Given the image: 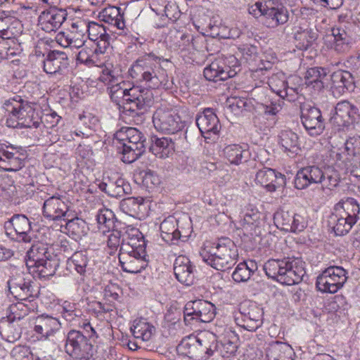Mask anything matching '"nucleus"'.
<instances>
[{
	"label": "nucleus",
	"instance_id": "f257e3e1",
	"mask_svg": "<svg viewBox=\"0 0 360 360\" xmlns=\"http://www.w3.org/2000/svg\"><path fill=\"white\" fill-rule=\"evenodd\" d=\"M161 60L169 61L150 53L136 59L129 70L133 79L145 82L149 89L139 86L128 88L129 83L124 80L122 70L112 64L102 67L98 79L108 86L111 100L122 113L138 115L139 110H145L153 103V94L150 89L159 88L165 81V72L160 70Z\"/></svg>",
	"mask_w": 360,
	"mask_h": 360
},
{
	"label": "nucleus",
	"instance_id": "f03ea898",
	"mask_svg": "<svg viewBox=\"0 0 360 360\" xmlns=\"http://www.w3.org/2000/svg\"><path fill=\"white\" fill-rule=\"evenodd\" d=\"M131 238L122 240L119 262L124 271L137 274L148 266L146 243L143 234L137 229L131 230Z\"/></svg>",
	"mask_w": 360,
	"mask_h": 360
},
{
	"label": "nucleus",
	"instance_id": "7ed1b4c3",
	"mask_svg": "<svg viewBox=\"0 0 360 360\" xmlns=\"http://www.w3.org/2000/svg\"><path fill=\"white\" fill-rule=\"evenodd\" d=\"M200 256L212 268L224 271L236 264L238 252L236 245L230 238H221L216 243L205 245L200 251Z\"/></svg>",
	"mask_w": 360,
	"mask_h": 360
},
{
	"label": "nucleus",
	"instance_id": "20e7f679",
	"mask_svg": "<svg viewBox=\"0 0 360 360\" xmlns=\"http://www.w3.org/2000/svg\"><path fill=\"white\" fill-rule=\"evenodd\" d=\"M264 270L269 278L286 285L300 283L306 274L304 263L297 257L269 259Z\"/></svg>",
	"mask_w": 360,
	"mask_h": 360
},
{
	"label": "nucleus",
	"instance_id": "39448f33",
	"mask_svg": "<svg viewBox=\"0 0 360 360\" xmlns=\"http://www.w3.org/2000/svg\"><path fill=\"white\" fill-rule=\"evenodd\" d=\"M7 112L6 124L11 128L38 127L39 117L32 103L15 95L6 100L3 105Z\"/></svg>",
	"mask_w": 360,
	"mask_h": 360
},
{
	"label": "nucleus",
	"instance_id": "423d86ee",
	"mask_svg": "<svg viewBox=\"0 0 360 360\" xmlns=\"http://www.w3.org/2000/svg\"><path fill=\"white\" fill-rule=\"evenodd\" d=\"M239 70V62L233 55L225 58H218L204 70L207 80L217 82L234 77Z\"/></svg>",
	"mask_w": 360,
	"mask_h": 360
},
{
	"label": "nucleus",
	"instance_id": "0eeeda50",
	"mask_svg": "<svg viewBox=\"0 0 360 360\" xmlns=\"http://www.w3.org/2000/svg\"><path fill=\"white\" fill-rule=\"evenodd\" d=\"M346 271L341 266H333L326 269L316 279L317 289L323 292L335 293L347 281Z\"/></svg>",
	"mask_w": 360,
	"mask_h": 360
},
{
	"label": "nucleus",
	"instance_id": "6e6552de",
	"mask_svg": "<svg viewBox=\"0 0 360 360\" xmlns=\"http://www.w3.org/2000/svg\"><path fill=\"white\" fill-rule=\"evenodd\" d=\"M153 122L158 131L168 134H174L184 127L180 116L174 110L163 107L155 111Z\"/></svg>",
	"mask_w": 360,
	"mask_h": 360
},
{
	"label": "nucleus",
	"instance_id": "1a4fd4ad",
	"mask_svg": "<svg viewBox=\"0 0 360 360\" xmlns=\"http://www.w3.org/2000/svg\"><path fill=\"white\" fill-rule=\"evenodd\" d=\"M184 321L190 324L192 320L209 323L215 316V307L211 302L198 300L186 303L184 310Z\"/></svg>",
	"mask_w": 360,
	"mask_h": 360
},
{
	"label": "nucleus",
	"instance_id": "9d476101",
	"mask_svg": "<svg viewBox=\"0 0 360 360\" xmlns=\"http://www.w3.org/2000/svg\"><path fill=\"white\" fill-rule=\"evenodd\" d=\"M65 349L70 356L86 360L92 355L93 345L81 332L72 330L68 333Z\"/></svg>",
	"mask_w": 360,
	"mask_h": 360
},
{
	"label": "nucleus",
	"instance_id": "9b49d317",
	"mask_svg": "<svg viewBox=\"0 0 360 360\" xmlns=\"http://www.w3.org/2000/svg\"><path fill=\"white\" fill-rule=\"evenodd\" d=\"M6 236L25 243L32 240L31 223L24 214H15L4 224Z\"/></svg>",
	"mask_w": 360,
	"mask_h": 360
},
{
	"label": "nucleus",
	"instance_id": "f8f14e48",
	"mask_svg": "<svg viewBox=\"0 0 360 360\" xmlns=\"http://www.w3.org/2000/svg\"><path fill=\"white\" fill-rule=\"evenodd\" d=\"M86 21L77 20L71 24L68 32H60L56 37V41L64 48L80 49L86 41Z\"/></svg>",
	"mask_w": 360,
	"mask_h": 360
},
{
	"label": "nucleus",
	"instance_id": "ddd939ff",
	"mask_svg": "<svg viewBox=\"0 0 360 360\" xmlns=\"http://www.w3.org/2000/svg\"><path fill=\"white\" fill-rule=\"evenodd\" d=\"M301 120L303 126L311 136L321 134L325 128L324 120L321 110L310 103L300 105Z\"/></svg>",
	"mask_w": 360,
	"mask_h": 360
},
{
	"label": "nucleus",
	"instance_id": "4468645a",
	"mask_svg": "<svg viewBox=\"0 0 360 360\" xmlns=\"http://www.w3.org/2000/svg\"><path fill=\"white\" fill-rule=\"evenodd\" d=\"M359 118L358 108L349 101H342L337 103L330 123L338 130H341L353 124Z\"/></svg>",
	"mask_w": 360,
	"mask_h": 360
},
{
	"label": "nucleus",
	"instance_id": "2eb2a0df",
	"mask_svg": "<svg viewBox=\"0 0 360 360\" xmlns=\"http://www.w3.org/2000/svg\"><path fill=\"white\" fill-rule=\"evenodd\" d=\"M11 293L18 300H26L37 295L34 282L30 275L18 274L8 281Z\"/></svg>",
	"mask_w": 360,
	"mask_h": 360
},
{
	"label": "nucleus",
	"instance_id": "dca6fc26",
	"mask_svg": "<svg viewBox=\"0 0 360 360\" xmlns=\"http://www.w3.org/2000/svg\"><path fill=\"white\" fill-rule=\"evenodd\" d=\"M215 333L218 340L216 352L224 358L233 356L238 348L237 334L227 326H216Z\"/></svg>",
	"mask_w": 360,
	"mask_h": 360
},
{
	"label": "nucleus",
	"instance_id": "f3484780",
	"mask_svg": "<svg viewBox=\"0 0 360 360\" xmlns=\"http://www.w3.org/2000/svg\"><path fill=\"white\" fill-rule=\"evenodd\" d=\"M279 1L266 0L263 12H264V23L269 27H276L288 20V12Z\"/></svg>",
	"mask_w": 360,
	"mask_h": 360
},
{
	"label": "nucleus",
	"instance_id": "a211bd4d",
	"mask_svg": "<svg viewBox=\"0 0 360 360\" xmlns=\"http://www.w3.org/2000/svg\"><path fill=\"white\" fill-rule=\"evenodd\" d=\"M240 312L243 321V327L248 330L254 331L262 323V310L256 303L245 301L240 305Z\"/></svg>",
	"mask_w": 360,
	"mask_h": 360
},
{
	"label": "nucleus",
	"instance_id": "6ab92c4d",
	"mask_svg": "<svg viewBox=\"0 0 360 360\" xmlns=\"http://www.w3.org/2000/svg\"><path fill=\"white\" fill-rule=\"evenodd\" d=\"M43 214L53 221H65L70 217L69 207L60 196L53 195L44 201Z\"/></svg>",
	"mask_w": 360,
	"mask_h": 360
},
{
	"label": "nucleus",
	"instance_id": "aec40b11",
	"mask_svg": "<svg viewBox=\"0 0 360 360\" xmlns=\"http://www.w3.org/2000/svg\"><path fill=\"white\" fill-rule=\"evenodd\" d=\"M67 13L65 10L53 7L43 11L39 16V26L46 32H56L66 20Z\"/></svg>",
	"mask_w": 360,
	"mask_h": 360
},
{
	"label": "nucleus",
	"instance_id": "412c9836",
	"mask_svg": "<svg viewBox=\"0 0 360 360\" xmlns=\"http://www.w3.org/2000/svg\"><path fill=\"white\" fill-rule=\"evenodd\" d=\"M60 328L59 320L51 316L41 314L34 321V331L40 335L39 340H49Z\"/></svg>",
	"mask_w": 360,
	"mask_h": 360
},
{
	"label": "nucleus",
	"instance_id": "4be33fe9",
	"mask_svg": "<svg viewBox=\"0 0 360 360\" xmlns=\"http://www.w3.org/2000/svg\"><path fill=\"white\" fill-rule=\"evenodd\" d=\"M69 60L61 51H50L44 60V70L50 75H65L68 71Z\"/></svg>",
	"mask_w": 360,
	"mask_h": 360
},
{
	"label": "nucleus",
	"instance_id": "5701e85b",
	"mask_svg": "<svg viewBox=\"0 0 360 360\" xmlns=\"http://www.w3.org/2000/svg\"><path fill=\"white\" fill-rule=\"evenodd\" d=\"M24 155L13 147L0 148V168L8 172H16L22 169Z\"/></svg>",
	"mask_w": 360,
	"mask_h": 360
},
{
	"label": "nucleus",
	"instance_id": "b1692460",
	"mask_svg": "<svg viewBox=\"0 0 360 360\" xmlns=\"http://www.w3.org/2000/svg\"><path fill=\"white\" fill-rule=\"evenodd\" d=\"M195 122L200 131L205 139L210 138L206 134L217 135L221 129L219 118L211 108H207L201 114L198 115Z\"/></svg>",
	"mask_w": 360,
	"mask_h": 360
},
{
	"label": "nucleus",
	"instance_id": "393cba45",
	"mask_svg": "<svg viewBox=\"0 0 360 360\" xmlns=\"http://www.w3.org/2000/svg\"><path fill=\"white\" fill-rule=\"evenodd\" d=\"M323 169L318 166L304 167L297 172L294 184L297 189H304L312 184H320L323 176Z\"/></svg>",
	"mask_w": 360,
	"mask_h": 360
},
{
	"label": "nucleus",
	"instance_id": "a878e982",
	"mask_svg": "<svg viewBox=\"0 0 360 360\" xmlns=\"http://www.w3.org/2000/svg\"><path fill=\"white\" fill-rule=\"evenodd\" d=\"M91 41L96 42L100 53H103L109 46L110 35L106 33L105 28L95 22L86 21V34Z\"/></svg>",
	"mask_w": 360,
	"mask_h": 360
},
{
	"label": "nucleus",
	"instance_id": "bb28decb",
	"mask_svg": "<svg viewBox=\"0 0 360 360\" xmlns=\"http://www.w3.org/2000/svg\"><path fill=\"white\" fill-rule=\"evenodd\" d=\"M174 271L177 280L186 285H191L194 281L193 268L190 259L179 255L174 261Z\"/></svg>",
	"mask_w": 360,
	"mask_h": 360
},
{
	"label": "nucleus",
	"instance_id": "cd10ccee",
	"mask_svg": "<svg viewBox=\"0 0 360 360\" xmlns=\"http://www.w3.org/2000/svg\"><path fill=\"white\" fill-rule=\"evenodd\" d=\"M225 159L231 164L239 165L247 162L250 158L248 145L229 144L223 149Z\"/></svg>",
	"mask_w": 360,
	"mask_h": 360
},
{
	"label": "nucleus",
	"instance_id": "c85d7f7f",
	"mask_svg": "<svg viewBox=\"0 0 360 360\" xmlns=\"http://www.w3.org/2000/svg\"><path fill=\"white\" fill-rule=\"evenodd\" d=\"M161 237L169 245H178L182 240V236L177 226V220L169 216L166 218L160 226Z\"/></svg>",
	"mask_w": 360,
	"mask_h": 360
},
{
	"label": "nucleus",
	"instance_id": "c756f323",
	"mask_svg": "<svg viewBox=\"0 0 360 360\" xmlns=\"http://www.w3.org/2000/svg\"><path fill=\"white\" fill-rule=\"evenodd\" d=\"M20 316H8L7 320L0 323V334L3 338L10 342L20 339L22 334V324L19 323Z\"/></svg>",
	"mask_w": 360,
	"mask_h": 360
},
{
	"label": "nucleus",
	"instance_id": "7c9ffc66",
	"mask_svg": "<svg viewBox=\"0 0 360 360\" xmlns=\"http://www.w3.org/2000/svg\"><path fill=\"white\" fill-rule=\"evenodd\" d=\"M332 89L334 93L339 95L344 94L347 91H353L354 81L352 74L348 71L338 70L331 75Z\"/></svg>",
	"mask_w": 360,
	"mask_h": 360
},
{
	"label": "nucleus",
	"instance_id": "2f4dec72",
	"mask_svg": "<svg viewBox=\"0 0 360 360\" xmlns=\"http://www.w3.org/2000/svg\"><path fill=\"white\" fill-rule=\"evenodd\" d=\"M280 180L283 181V176L280 173L277 174L274 169L269 167H263L259 169L255 177L256 182L270 192L276 190Z\"/></svg>",
	"mask_w": 360,
	"mask_h": 360
},
{
	"label": "nucleus",
	"instance_id": "473e14b6",
	"mask_svg": "<svg viewBox=\"0 0 360 360\" xmlns=\"http://www.w3.org/2000/svg\"><path fill=\"white\" fill-rule=\"evenodd\" d=\"M198 344L201 352V359H206L213 355L217 349V333L205 331L196 335Z\"/></svg>",
	"mask_w": 360,
	"mask_h": 360
},
{
	"label": "nucleus",
	"instance_id": "72a5a7b5",
	"mask_svg": "<svg viewBox=\"0 0 360 360\" xmlns=\"http://www.w3.org/2000/svg\"><path fill=\"white\" fill-rule=\"evenodd\" d=\"M268 360H293V349L287 343L274 342L269 345L266 352Z\"/></svg>",
	"mask_w": 360,
	"mask_h": 360
},
{
	"label": "nucleus",
	"instance_id": "f704fd0d",
	"mask_svg": "<svg viewBox=\"0 0 360 360\" xmlns=\"http://www.w3.org/2000/svg\"><path fill=\"white\" fill-rule=\"evenodd\" d=\"M177 352L193 360H202L199 345L195 335H191L182 339L177 346Z\"/></svg>",
	"mask_w": 360,
	"mask_h": 360
},
{
	"label": "nucleus",
	"instance_id": "c9c22d12",
	"mask_svg": "<svg viewBox=\"0 0 360 360\" xmlns=\"http://www.w3.org/2000/svg\"><path fill=\"white\" fill-rule=\"evenodd\" d=\"M121 210L134 217H141L144 214L146 207L143 198H127L120 202Z\"/></svg>",
	"mask_w": 360,
	"mask_h": 360
},
{
	"label": "nucleus",
	"instance_id": "e433bc0d",
	"mask_svg": "<svg viewBox=\"0 0 360 360\" xmlns=\"http://www.w3.org/2000/svg\"><path fill=\"white\" fill-rule=\"evenodd\" d=\"M151 141L150 150L159 158L169 157L174 150V143L169 137L158 138L154 136Z\"/></svg>",
	"mask_w": 360,
	"mask_h": 360
},
{
	"label": "nucleus",
	"instance_id": "4c0bfd02",
	"mask_svg": "<svg viewBox=\"0 0 360 360\" xmlns=\"http://www.w3.org/2000/svg\"><path fill=\"white\" fill-rule=\"evenodd\" d=\"M58 266V259L53 255L47 259L41 261L34 266L29 267L28 269L33 274H37L39 278H45L53 276Z\"/></svg>",
	"mask_w": 360,
	"mask_h": 360
},
{
	"label": "nucleus",
	"instance_id": "58836bf2",
	"mask_svg": "<svg viewBox=\"0 0 360 360\" xmlns=\"http://www.w3.org/2000/svg\"><path fill=\"white\" fill-rule=\"evenodd\" d=\"M101 20L110 25H115L119 30H124L125 23L120 9L116 6L105 8L99 13Z\"/></svg>",
	"mask_w": 360,
	"mask_h": 360
},
{
	"label": "nucleus",
	"instance_id": "ea45409f",
	"mask_svg": "<svg viewBox=\"0 0 360 360\" xmlns=\"http://www.w3.org/2000/svg\"><path fill=\"white\" fill-rule=\"evenodd\" d=\"M145 150L144 143H123L122 149L120 151L122 155V160L125 163H131L136 161L145 152Z\"/></svg>",
	"mask_w": 360,
	"mask_h": 360
},
{
	"label": "nucleus",
	"instance_id": "a19ab883",
	"mask_svg": "<svg viewBox=\"0 0 360 360\" xmlns=\"http://www.w3.org/2000/svg\"><path fill=\"white\" fill-rule=\"evenodd\" d=\"M131 330L134 338L142 341L150 340L155 331V327L143 319L135 320Z\"/></svg>",
	"mask_w": 360,
	"mask_h": 360
},
{
	"label": "nucleus",
	"instance_id": "79ce46f5",
	"mask_svg": "<svg viewBox=\"0 0 360 360\" xmlns=\"http://www.w3.org/2000/svg\"><path fill=\"white\" fill-rule=\"evenodd\" d=\"M326 75V71L323 68H311L305 72V84L307 86H311L315 91H320L323 88V79Z\"/></svg>",
	"mask_w": 360,
	"mask_h": 360
},
{
	"label": "nucleus",
	"instance_id": "37998d69",
	"mask_svg": "<svg viewBox=\"0 0 360 360\" xmlns=\"http://www.w3.org/2000/svg\"><path fill=\"white\" fill-rule=\"evenodd\" d=\"M279 143L284 151L294 155L300 150L298 136L291 130H283L279 134Z\"/></svg>",
	"mask_w": 360,
	"mask_h": 360
},
{
	"label": "nucleus",
	"instance_id": "c03bdc74",
	"mask_svg": "<svg viewBox=\"0 0 360 360\" xmlns=\"http://www.w3.org/2000/svg\"><path fill=\"white\" fill-rule=\"evenodd\" d=\"M27 255L28 257L26 262L27 268L53 256L46 245L42 243L32 245Z\"/></svg>",
	"mask_w": 360,
	"mask_h": 360
},
{
	"label": "nucleus",
	"instance_id": "a18cd8bd",
	"mask_svg": "<svg viewBox=\"0 0 360 360\" xmlns=\"http://www.w3.org/2000/svg\"><path fill=\"white\" fill-rule=\"evenodd\" d=\"M257 269V264L255 261L250 260L248 262H240L233 272L232 278L238 283L246 282Z\"/></svg>",
	"mask_w": 360,
	"mask_h": 360
},
{
	"label": "nucleus",
	"instance_id": "49530a36",
	"mask_svg": "<svg viewBox=\"0 0 360 360\" xmlns=\"http://www.w3.org/2000/svg\"><path fill=\"white\" fill-rule=\"evenodd\" d=\"M329 222L333 225V231L337 236L345 235L356 224L353 219H347L340 213L333 214L330 217Z\"/></svg>",
	"mask_w": 360,
	"mask_h": 360
},
{
	"label": "nucleus",
	"instance_id": "de8ad7c7",
	"mask_svg": "<svg viewBox=\"0 0 360 360\" xmlns=\"http://www.w3.org/2000/svg\"><path fill=\"white\" fill-rule=\"evenodd\" d=\"M338 206L342 209L340 212L341 214L347 219H353V221L356 223L359 218L360 207L355 199L347 198L346 200L340 202Z\"/></svg>",
	"mask_w": 360,
	"mask_h": 360
},
{
	"label": "nucleus",
	"instance_id": "09e8293b",
	"mask_svg": "<svg viewBox=\"0 0 360 360\" xmlns=\"http://www.w3.org/2000/svg\"><path fill=\"white\" fill-rule=\"evenodd\" d=\"M340 181L339 172L333 167H328L323 171V176L320 184L323 190H334Z\"/></svg>",
	"mask_w": 360,
	"mask_h": 360
},
{
	"label": "nucleus",
	"instance_id": "8fccbe9b",
	"mask_svg": "<svg viewBox=\"0 0 360 360\" xmlns=\"http://www.w3.org/2000/svg\"><path fill=\"white\" fill-rule=\"evenodd\" d=\"M68 217L65 228L69 233L77 238H81L87 233L88 227L85 221L78 217L70 219Z\"/></svg>",
	"mask_w": 360,
	"mask_h": 360
},
{
	"label": "nucleus",
	"instance_id": "3c124183",
	"mask_svg": "<svg viewBox=\"0 0 360 360\" xmlns=\"http://www.w3.org/2000/svg\"><path fill=\"white\" fill-rule=\"evenodd\" d=\"M129 184L124 182V180L118 178L115 181H110L108 184H105V191L109 195L115 198H120L127 193V189Z\"/></svg>",
	"mask_w": 360,
	"mask_h": 360
},
{
	"label": "nucleus",
	"instance_id": "603ef678",
	"mask_svg": "<svg viewBox=\"0 0 360 360\" xmlns=\"http://www.w3.org/2000/svg\"><path fill=\"white\" fill-rule=\"evenodd\" d=\"M271 90L278 95L282 99L288 97V91H295V89L289 87L285 79H280L278 76H274L269 79V83Z\"/></svg>",
	"mask_w": 360,
	"mask_h": 360
},
{
	"label": "nucleus",
	"instance_id": "864d4df0",
	"mask_svg": "<svg viewBox=\"0 0 360 360\" xmlns=\"http://www.w3.org/2000/svg\"><path fill=\"white\" fill-rule=\"evenodd\" d=\"M99 52V49H92L83 46L77 56V60L81 63L88 66L96 65V53Z\"/></svg>",
	"mask_w": 360,
	"mask_h": 360
},
{
	"label": "nucleus",
	"instance_id": "5fc2aeb1",
	"mask_svg": "<svg viewBox=\"0 0 360 360\" xmlns=\"http://www.w3.org/2000/svg\"><path fill=\"white\" fill-rule=\"evenodd\" d=\"M115 219L114 213L108 209L99 210L96 215V220L99 224V229H103V232L105 231V229L109 231L114 228Z\"/></svg>",
	"mask_w": 360,
	"mask_h": 360
},
{
	"label": "nucleus",
	"instance_id": "6e6d98bb",
	"mask_svg": "<svg viewBox=\"0 0 360 360\" xmlns=\"http://www.w3.org/2000/svg\"><path fill=\"white\" fill-rule=\"evenodd\" d=\"M70 265L80 275H84L88 264V258L85 252L78 251L75 252L70 259Z\"/></svg>",
	"mask_w": 360,
	"mask_h": 360
},
{
	"label": "nucleus",
	"instance_id": "4d7b16f0",
	"mask_svg": "<svg viewBox=\"0 0 360 360\" xmlns=\"http://www.w3.org/2000/svg\"><path fill=\"white\" fill-rule=\"evenodd\" d=\"M316 34L311 29L299 28L295 32V39L299 41L300 48L307 49L316 39Z\"/></svg>",
	"mask_w": 360,
	"mask_h": 360
},
{
	"label": "nucleus",
	"instance_id": "13d9d810",
	"mask_svg": "<svg viewBox=\"0 0 360 360\" xmlns=\"http://www.w3.org/2000/svg\"><path fill=\"white\" fill-rule=\"evenodd\" d=\"M292 214L288 211L281 210L274 215V220L277 223V226L286 231H290L292 229Z\"/></svg>",
	"mask_w": 360,
	"mask_h": 360
},
{
	"label": "nucleus",
	"instance_id": "bf43d9fd",
	"mask_svg": "<svg viewBox=\"0 0 360 360\" xmlns=\"http://www.w3.org/2000/svg\"><path fill=\"white\" fill-rule=\"evenodd\" d=\"M129 234L127 238L124 237L122 238L121 232L117 230H112L111 233L108 236V239L107 241L108 247L111 250L110 254H112L114 251H116L117 248L121 247L122 243V240H125V242H127L129 238Z\"/></svg>",
	"mask_w": 360,
	"mask_h": 360
},
{
	"label": "nucleus",
	"instance_id": "052dcab7",
	"mask_svg": "<svg viewBox=\"0 0 360 360\" xmlns=\"http://www.w3.org/2000/svg\"><path fill=\"white\" fill-rule=\"evenodd\" d=\"M243 223L245 229L253 231L257 234V229L260 224L259 214L257 212L246 213L243 217Z\"/></svg>",
	"mask_w": 360,
	"mask_h": 360
},
{
	"label": "nucleus",
	"instance_id": "680f3d73",
	"mask_svg": "<svg viewBox=\"0 0 360 360\" xmlns=\"http://www.w3.org/2000/svg\"><path fill=\"white\" fill-rule=\"evenodd\" d=\"M284 102L278 100V101H271L269 104L262 105L264 114L267 117H272L274 122H276V117L283 108Z\"/></svg>",
	"mask_w": 360,
	"mask_h": 360
},
{
	"label": "nucleus",
	"instance_id": "e2e57ef3",
	"mask_svg": "<svg viewBox=\"0 0 360 360\" xmlns=\"http://www.w3.org/2000/svg\"><path fill=\"white\" fill-rule=\"evenodd\" d=\"M345 149L349 155H360V136L349 138L345 143Z\"/></svg>",
	"mask_w": 360,
	"mask_h": 360
},
{
	"label": "nucleus",
	"instance_id": "0e129e2a",
	"mask_svg": "<svg viewBox=\"0 0 360 360\" xmlns=\"http://www.w3.org/2000/svg\"><path fill=\"white\" fill-rule=\"evenodd\" d=\"M130 128L131 127L122 128L114 135L113 143L116 146L119 151L122 149L123 143H127L129 141Z\"/></svg>",
	"mask_w": 360,
	"mask_h": 360
},
{
	"label": "nucleus",
	"instance_id": "69168bd1",
	"mask_svg": "<svg viewBox=\"0 0 360 360\" xmlns=\"http://www.w3.org/2000/svg\"><path fill=\"white\" fill-rule=\"evenodd\" d=\"M11 20V19L8 17L0 18V37L3 39L14 38Z\"/></svg>",
	"mask_w": 360,
	"mask_h": 360
},
{
	"label": "nucleus",
	"instance_id": "338daca9",
	"mask_svg": "<svg viewBox=\"0 0 360 360\" xmlns=\"http://www.w3.org/2000/svg\"><path fill=\"white\" fill-rule=\"evenodd\" d=\"M292 229L290 232H301L307 227V221L300 214H292Z\"/></svg>",
	"mask_w": 360,
	"mask_h": 360
},
{
	"label": "nucleus",
	"instance_id": "774afa93",
	"mask_svg": "<svg viewBox=\"0 0 360 360\" xmlns=\"http://www.w3.org/2000/svg\"><path fill=\"white\" fill-rule=\"evenodd\" d=\"M264 5H266V1L264 2H256L255 4L249 6L248 12L255 18H259V16L264 18V12H263V9L265 7Z\"/></svg>",
	"mask_w": 360,
	"mask_h": 360
}]
</instances>
